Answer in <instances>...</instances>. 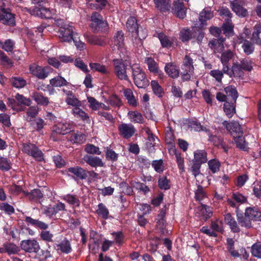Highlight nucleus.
Instances as JSON below:
<instances>
[{"label":"nucleus","instance_id":"obj_11","mask_svg":"<svg viewBox=\"0 0 261 261\" xmlns=\"http://www.w3.org/2000/svg\"><path fill=\"white\" fill-rule=\"evenodd\" d=\"M0 22L4 24L13 27L15 25V15L9 8H0Z\"/></svg>","mask_w":261,"mask_h":261},{"label":"nucleus","instance_id":"obj_28","mask_svg":"<svg viewBox=\"0 0 261 261\" xmlns=\"http://www.w3.org/2000/svg\"><path fill=\"white\" fill-rule=\"evenodd\" d=\"M193 161L201 164L206 163L207 152L204 150H197L194 152Z\"/></svg>","mask_w":261,"mask_h":261},{"label":"nucleus","instance_id":"obj_9","mask_svg":"<svg viewBox=\"0 0 261 261\" xmlns=\"http://www.w3.org/2000/svg\"><path fill=\"white\" fill-rule=\"evenodd\" d=\"M73 27L69 24L61 26L58 31V35L62 42H70L74 36Z\"/></svg>","mask_w":261,"mask_h":261},{"label":"nucleus","instance_id":"obj_34","mask_svg":"<svg viewBox=\"0 0 261 261\" xmlns=\"http://www.w3.org/2000/svg\"><path fill=\"white\" fill-rule=\"evenodd\" d=\"M123 94L129 105L134 107L137 106V101L135 98L133 91L130 89L127 88L124 89Z\"/></svg>","mask_w":261,"mask_h":261},{"label":"nucleus","instance_id":"obj_14","mask_svg":"<svg viewBox=\"0 0 261 261\" xmlns=\"http://www.w3.org/2000/svg\"><path fill=\"white\" fill-rule=\"evenodd\" d=\"M118 129L119 135L125 139L130 138L136 132L134 126L131 123H122L118 126Z\"/></svg>","mask_w":261,"mask_h":261},{"label":"nucleus","instance_id":"obj_24","mask_svg":"<svg viewBox=\"0 0 261 261\" xmlns=\"http://www.w3.org/2000/svg\"><path fill=\"white\" fill-rule=\"evenodd\" d=\"M126 26L127 30L132 33V34L140 32L141 29H139V25L137 23V19L133 16H130L126 22ZM141 29H142L141 28Z\"/></svg>","mask_w":261,"mask_h":261},{"label":"nucleus","instance_id":"obj_55","mask_svg":"<svg viewBox=\"0 0 261 261\" xmlns=\"http://www.w3.org/2000/svg\"><path fill=\"white\" fill-rule=\"evenodd\" d=\"M85 140L86 136L78 132L72 133L70 138V140L74 143L81 144L84 143Z\"/></svg>","mask_w":261,"mask_h":261},{"label":"nucleus","instance_id":"obj_6","mask_svg":"<svg viewBox=\"0 0 261 261\" xmlns=\"http://www.w3.org/2000/svg\"><path fill=\"white\" fill-rule=\"evenodd\" d=\"M22 151L23 153L32 156L36 161L42 162L44 160V154L42 151L34 144L23 143Z\"/></svg>","mask_w":261,"mask_h":261},{"label":"nucleus","instance_id":"obj_61","mask_svg":"<svg viewBox=\"0 0 261 261\" xmlns=\"http://www.w3.org/2000/svg\"><path fill=\"white\" fill-rule=\"evenodd\" d=\"M206 197V194L204 188L201 185H198L197 189L195 192V198L196 201H200Z\"/></svg>","mask_w":261,"mask_h":261},{"label":"nucleus","instance_id":"obj_53","mask_svg":"<svg viewBox=\"0 0 261 261\" xmlns=\"http://www.w3.org/2000/svg\"><path fill=\"white\" fill-rule=\"evenodd\" d=\"M12 168V163L10 159L0 156V170L2 171H8Z\"/></svg>","mask_w":261,"mask_h":261},{"label":"nucleus","instance_id":"obj_20","mask_svg":"<svg viewBox=\"0 0 261 261\" xmlns=\"http://www.w3.org/2000/svg\"><path fill=\"white\" fill-rule=\"evenodd\" d=\"M237 220L239 225L241 227H244L246 229H250L253 227L252 220L250 219L246 213L245 212L244 214H237Z\"/></svg>","mask_w":261,"mask_h":261},{"label":"nucleus","instance_id":"obj_4","mask_svg":"<svg viewBox=\"0 0 261 261\" xmlns=\"http://www.w3.org/2000/svg\"><path fill=\"white\" fill-rule=\"evenodd\" d=\"M32 3L37 4V5L30 8H26L28 12L32 15L38 16L41 18L50 19L52 18L51 10L49 8L44 7L42 2L32 0Z\"/></svg>","mask_w":261,"mask_h":261},{"label":"nucleus","instance_id":"obj_42","mask_svg":"<svg viewBox=\"0 0 261 261\" xmlns=\"http://www.w3.org/2000/svg\"><path fill=\"white\" fill-rule=\"evenodd\" d=\"M128 116L132 122L140 124L143 122V117L142 114L138 111H129L128 113Z\"/></svg>","mask_w":261,"mask_h":261},{"label":"nucleus","instance_id":"obj_19","mask_svg":"<svg viewBox=\"0 0 261 261\" xmlns=\"http://www.w3.org/2000/svg\"><path fill=\"white\" fill-rule=\"evenodd\" d=\"M245 212L253 222L261 221V211L257 207H246Z\"/></svg>","mask_w":261,"mask_h":261},{"label":"nucleus","instance_id":"obj_56","mask_svg":"<svg viewBox=\"0 0 261 261\" xmlns=\"http://www.w3.org/2000/svg\"><path fill=\"white\" fill-rule=\"evenodd\" d=\"M63 199L69 204L75 206L79 207L80 205V201L76 197V195L67 194L63 197Z\"/></svg>","mask_w":261,"mask_h":261},{"label":"nucleus","instance_id":"obj_64","mask_svg":"<svg viewBox=\"0 0 261 261\" xmlns=\"http://www.w3.org/2000/svg\"><path fill=\"white\" fill-rule=\"evenodd\" d=\"M106 158L108 161L114 162L118 160V154L116 153L113 149L109 147H107Z\"/></svg>","mask_w":261,"mask_h":261},{"label":"nucleus","instance_id":"obj_29","mask_svg":"<svg viewBox=\"0 0 261 261\" xmlns=\"http://www.w3.org/2000/svg\"><path fill=\"white\" fill-rule=\"evenodd\" d=\"M224 91L226 96L229 98V101L232 102H236L238 97V93L236 88L234 86H228L224 88Z\"/></svg>","mask_w":261,"mask_h":261},{"label":"nucleus","instance_id":"obj_52","mask_svg":"<svg viewBox=\"0 0 261 261\" xmlns=\"http://www.w3.org/2000/svg\"><path fill=\"white\" fill-rule=\"evenodd\" d=\"M73 114L84 121L90 120L88 115L78 107H75L72 109Z\"/></svg>","mask_w":261,"mask_h":261},{"label":"nucleus","instance_id":"obj_47","mask_svg":"<svg viewBox=\"0 0 261 261\" xmlns=\"http://www.w3.org/2000/svg\"><path fill=\"white\" fill-rule=\"evenodd\" d=\"M49 82L50 85L52 87H61L66 86L67 84L66 80L64 77L59 75L51 79Z\"/></svg>","mask_w":261,"mask_h":261},{"label":"nucleus","instance_id":"obj_21","mask_svg":"<svg viewBox=\"0 0 261 261\" xmlns=\"http://www.w3.org/2000/svg\"><path fill=\"white\" fill-rule=\"evenodd\" d=\"M224 221L227 224L233 233H239L241 231L238 224L230 213H227L224 216Z\"/></svg>","mask_w":261,"mask_h":261},{"label":"nucleus","instance_id":"obj_60","mask_svg":"<svg viewBox=\"0 0 261 261\" xmlns=\"http://www.w3.org/2000/svg\"><path fill=\"white\" fill-rule=\"evenodd\" d=\"M119 187L122 190L121 193H124L127 195H133L134 192L133 187L129 186L128 184L125 181H122L119 183Z\"/></svg>","mask_w":261,"mask_h":261},{"label":"nucleus","instance_id":"obj_57","mask_svg":"<svg viewBox=\"0 0 261 261\" xmlns=\"http://www.w3.org/2000/svg\"><path fill=\"white\" fill-rule=\"evenodd\" d=\"M234 54L230 50L222 53L220 60L222 64H229V62L233 58Z\"/></svg>","mask_w":261,"mask_h":261},{"label":"nucleus","instance_id":"obj_2","mask_svg":"<svg viewBox=\"0 0 261 261\" xmlns=\"http://www.w3.org/2000/svg\"><path fill=\"white\" fill-rule=\"evenodd\" d=\"M204 35L202 30L196 27H193L192 30L188 28H182L179 34V39L182 42H187L192 39H196L199 43L202 42Z\"/></svg>","mask_w":261,"mask_h":261},{"label":"nucleus","instance_id":"obj_30","mask_svg":"<svg viewBox=\"0 0 261 261\" xmlns=\"http://www.w3.org/2000/svg\"><path fill=\"white\" fill-rule=\"evenodd\" d=\"M182 71L181 72V77L183 82L188 81L190 80L191 75L194 73L193 66H182Z\"/></svg>","mask_w":261,"mask_h":261},{"label":"nucleus","instance_id":"obj_45","mask_svg":"<svg viewBox=\"0 0 261 261\" xmlns=\"http://www.w3.org/2000/svg\"><path fill=\"white\" fill-rule=\"evenodd\" d=\"M233 28L231 21H226L223 23L221 30L226 36L229 37L233 35Z\"/></svg>","mask_w":261,"mask_h":261},{"label":"nucleus","instance_id":"obj_17","mask_svg":"<svg viewBox=\"0 0 261 261\" xmlns=\"http://www.w3.org/2000/svg\"><path fill=\"white\" fill-rule=\"evenodd\" d=\"M164 70L166 73L173 79H176L179 77V69L174 62L166 63Z\"/></svg>","mask_w":261,"mask_h":261},{"label":"nucleus","instance_id":"obj_54","mask_svg":"<svg viewBox=\"0 0 261 261\" xmlns=\"http://www.w3.org/2000/svg\"><path fill=\"white\" fill-rule=\"evenodd\" d=\"M158 183V187L161 190H167L170 189V180L165 176H160Z\"/></svg>","mask_w":261,"mask_h":261},{"label":"nucleus","instance_id":"obj_12","mask_svg":"<svg viewBox=\"0 0 261 261\" xmlns=\"http://www.w3.org/2000/svg\"><path fill=\"white\" fill-rule=\"evenodd\" d=\"M244 5L243 0H234L230 3L232 10L240 17H245L248 14L247 9L243 7Z\"/></svg>","mask_w":261,"mask_h":261},{"label":"nucleus","instance_id":"obj_46","mask_svg":"<svg viewBox=\"0 0 261 261\" xmlns=\"http://www.w3.org/2000/svg\"><path fill=\"white\" fill-rule=\"evenodd\" d=\"M233 139L237 148L244 151L247 150V143L243 137V135L237 136L236 138H233Z\"/></svg>","mask_w":261,"mask_h":261},{"label":"nucleus","instance_id":"obj_7","mask_svg":"<svg viewBox=\"0 0 261 261\" xmlns=\"http://www.w3.org/2000/svg\"><path fill=\"white\" fill-rule=\"evenodd\" d=\"M114 72L118 79L120 80L128 81L129 78L126 73V65L122 60L114 59Z\"/></svg>","mask_w":261,"mask_h":261},{"label":"nucleus","instance_id":"obj_13","mask_svg":"<svg viewBox=\"0 0 261 261\" xmlns=\"http://www.w3.org/2000/svg\"><path fill=\"white\" fill-rule=\"evenodd\" d=\"M66 171L72 174L75 180H84L88 177V171L79 166L69 167Z\"/></svg>","mask_w":261,"mask_h":261},{"label":"nucleus","instance_id":"obj_43","mask_svg":"<svg viewBox=\"0 0 261 261\" xmlns=\"http://www.w3.org/2000/svg\"><path fill=\"white\" fill-rule=\"evenodd\" d=\"M145 62L147 65L148 70L150 72L154 74L159 72V67L158 64L153 58L150 57L146 58Z\"/></svg>","mask_w":261,"mask_h":261},{"label":"nucleus","instance_id":"obj_38","mask_svg":"<svg viewBox=\"0 0 261 261\" xmlns=\"http://www.w3.org/2000/svg\"><path fill=\"white\" fill-rule=\"evenodd\" d=\"M89 66L92 70L99 72L107 75L110 74V71L107 69L106 66L101 65L100 63H91L89 64Z\"/></svg>","mask_w":261,"mask_h":261},{"label":"nucleus","instance_id":"obj_26","mask_svg":"<svg viewBox=\"0 0 261 261\" xmlns=\"http://www.w3.org/2000/svg\"><path fill=\"white\" fill-rule=\"evenodd\" d=\"M155 8L162 13L167 12L171 8L170 0H153Z\"/></svg>","mask_w":261,"mask_h":261},{"label":"nucleus","instance_id":"obj_63","mask_svg":"<svg viewBox=\"0 0 261 261\" xmlns=\"http://www.w3.org/2000/svg\"><path fill=\"white\" fill-rule=\"evenodd\" d=\"M85 151L89 154L100 155L101 152L99 148L92 144H87L85 147Z\"/></svg>","mask_w":261,"mask_h":261},{"label":"nucleus","instance_id":"obj_1","mask_svg":"<svg viewBox=\"0 0 261 261\" xmlns=\"http://www.w3.org/2000/svg\"><path fill=\"white\" fill-rule=\"evenodd\" d=\"M132 76L135 85L138 88H145L149 85V81L144 70L139 65L135 64L131 66Z\"/></svg>","mask_w":261,"mask_h":261},{"label":"nucleus","instance_id":"obj_49","mask_svg":"<svg viewBox=\"0 0 261 261\" xmlns=\"http://www.w3.org/2000/svg\"><path fill=\"white\" fill-rule=\"evenodd\" d=\"M209 47L214 50L215 53H220L224 49V44H221L217 39H213L209 41Z\"/></svg>","mask_w":261,"mask_h":261},{"label":"nucleus","instance_id":"obj_51","mask_svg":"<svg viewBox=\"0 0 261 261\" xmlns=\"http://www.w3.org/2000/svg\"><path fill=\"white\" fill-rule=\"evenodd\" d=\"M3 246L5 248L6 253L8 255L17 254L20 251L19 248L13 243H4Z\"/></svg>","mask_w":261,"mask_h":261},{"label":"nucleus","instance_id":"obj_22","mask_svg":"<svg viewBox=\"0 0 261 261\" xmlns=\"http://www.w3.org/2000/svg\"><path fill=\"white\" fill-rule=\"evenodd\" d=\"M84 37L87 41L91 44L100 46H103L107 44L106 39L101 36L85 34Z\"/></svg>","mask_w":261,"mask_h":261},{"label":"nucleus","instance_id":"obj_50","mask_svg":"<svg viewBox=\"0 0 261 261\" xmlns=\"http://www.w3.org/2000/svg\"><path fill=\"white\" fill-rule=\"evenodd\" d=\"M58 249L61 250L62 253L68 254L72 251L71 244L70 242L65 238L58 245Z\"/></svg>","mask_w":261,"mask_h":261},{"label":"nucleus","instance_id":"obj_40","mask_svg":"<svg viewBox=\"0 0 261 261\" xmlns=\"http://www.w3.org/2000/svg\"><path fill=\"white\" fill-rule=\"evenodd\" d=\"M95 212L98 216L105 220L109 218V211L103 203H100L98 204L97 209Z\"/></svg>","mask_w":261,"mask_h":261},{"label":"nucleus","instance_id":"obj_37","mask_svg":"<svg viewBox=\"0 0 261 261\" xmlns=\"http://www.w3.org/2000/svg\"><path fill=\"white\" fill-rule=\"evenodd\" d=\"M232 77H242L244 75V70L239 62H233L231 66Z\"/></svg>","mask_w":261,"mask_h":261},{"label":"nucleus","instance_id":"obj_36","mask_svg":"<svg viewBox=\"0 0 261 261\" xmlns=\"http://www.w3.org/2000/svg\"><path fill=\"white\" fill-rule=\"evenodd\" d=\"M235 104L236 102H232L230 101H226V102L224 104V111L229 118H231L236 113Z\"/></svg>","mask_w":261,"mask_h":261},{"label":"nucleus","instance_id":"obj_18","mask_svg":"<svg viewBox=\"0 0 261 261\" xmlns=\"http://www.w3.org/2000/svg\"><path fill=\"white\" fill-rule=\"evenodd\" d=\"M147 35L146 31L141 29L140 32L132 34V41L134 46L141 47L143 46V40L145 39Z\"/></svg>","mask_w":261,"mask_h":261},{"label":"nucleus","instance_id":"obj_16","mask_svg":"<svg viewBox=\"0 0 261 261\" xmlns=\"http://www.w3.org/2000/svg\"><path fill=\"white\" fill-rule=\"evenodd\" d=\"M182 1L183 0L174 1L171 7L172 12L180 19H184L186 16V8Z\"/></svg>","mask_w":261,"mask_h":261},{"label":"nucleus","instance_id":"obj_35","mask_svg":"<svg viewBox=\"0 0 261 261\" xmlns=\"http://www.w3.org/2000/svg\"><path fill=\"white\" fill-rule=\"evenodd\" d=\"M114 43L118 47V49L123 47L124 45V35L122 31H118L115 34L114 38Z\"/></svg>","mask_w":261,"mask_h":261},{"label":"nucleus","instance_id":"obj_8","mask_svg":"<svg viewBox=\"0 0 261 261\" xmlns=\"http://www.w3.org/2000/svg\"><path fill=\"white\" fill-rule=\"evenodd\" d=\"M29 71L31 74L40 80L46 78L50 72L49 67H42L35 63L29 66Z\"/></svg>","mask_w":261,"mask_h":261},{"label":"nucleus","instance_id":"obj_32","mask_svg":"<svg viewBox=\"0 0 261 261\" xmlns=\"http://www.w3.org/2000/svg\"><path fill=\"white\" fill-rule=\"evenodd\" d=\"M242 48L245 55L249 56L254 52L255 46L253 42L245 39L242 42Z\"/></svg>","mask_w":261,"mask_h":261},{"label":"nucleus","instance_id":"obj_62","mask_svg":"<svg viewBox=\"0 0 261 261\" xmlns=\"http://www.w3.org/2000/svg\"><path fill=\"white\" fill-rule=\"evenodd\" d=\"M252 255L258 258H261V243L256 242L253 244L251 250Z\"/></svg>","mask_w":261,"mask_h":261},{"label":"nucleus","instance_id":"obj_25","mask_svg":"<svg viewBox=\"0 0 261 261\" xmlns=\"http://www.w3.org/2000/svg\"><path fill=\"white\" fill-rule=\"evenodd\" d=\"M84 161L92 167H103L104 163L98 156L86 155L83 158Z\"/></svg>","mask_w":261,"mask_h":261},{"label":"nucleus","instance_id":"obj_15","mask_svg":"<svg viewBox=\"0 0 261 261\" xmlns=\"http://www.w3.org/2000/svg\"><path fill=\"white\" fill-rule=\"evenodd\" d=\"M20 247L25 252H37L40 249L38 242L34 239L23 240L20 243Z\"/></svg>","mask_w":261,"mask_h":261},{"label":"nucleus","instance_id":"obj_44","mask_svg":"<svg viewBox=\"0 0 261 261\" xmlns=\"http://www.w3.org/2000/svg\"><path fill=\"white\" fill-rule=\"evenodd\" d=\"M239 63L244 71L250 72L253 69L254 62L252 59L249 58L241 59Z\"/></svg>","mask_w":261,"mask_h":261},{"label":"nucleus","instance_id":"obj_31","mask_svg":"<svg viewBox=\"0 0 261 261\" xmlns=\"http://www.w3.org/2000/svg\"><path fill=\"white\" fill-rule=\"evenodd\" d=\"M9 81L11 85L17 89L22 88L27 85L26 81L20 76H12Z\"/></svg>","mask_w":261,"mask_h":261},{"label":"nucleus","instance_id":"obj_59","mask_svg":"<svg viewBox=\"0 0 261 261\" xmlns=\"http://www.w3.org/2000/svg\"><path fill=\"white\" fill-rule=\"evenodd\" d=\"M207 135L208 136V141L212 142L215 146L220 147L224 142L222 137L212 135L210 130V133H207Z\"/></svg>","mask_w":261,"mask_h":261},{"label":"nucleus","instance_id":"obj_23","mask_svg":"<svg viewBox=\"0 0 261 261\" xmlns=\"http://www.w3.org/2000/svg\"><path fill=\"white\" fill-rule=\"evenodd\" d=\"M28 225H30L36 228L46 230L48 228V225L39 219H33L29 216H25L24 220Z\"/></svg>","mask_w":261,"mask_h":261},{"label":"nucleus","instance_id":"obj_3","mask_svg":"<svg viewBox=\"0 0 261 261\" xmlns=\"http://www.w3.org/2000/svg\"><path fill=\"white\" fill-rule=\"evenodd\" d=\"M90 25L94 33H107L109 25L107 20H103L101 15L97 12L92 13Z\"/></svg>","mask_w":261,"mask_h":261},{"label":"nucleus","instance_id":"obj_5","mask_svg":"<svg viewBox=\"0 0 261 261\" xmlns=\"http://www.w3.org/2000/svg\"><path fill=\"white\" fill-rule=\"evenodd\" d=\"M73 130L72 125L66 122H58L53 125L50 138L54 141L59 140V135H66Z\"/></svg>","mask_w":261,"mask_h":261},{"label":"nucleus","instance_id":"obj_48","mask_svg":"<svg viewBox=\"0 0 261 261\" xmlns=\"http://www.w3.org/2000/svg\"><path fill=\"white\" fill-rule=\"evenodd\" d=\"M36 254L35 258L38 261H46L47 258L51 257V254L48 250L41 249L35 252Z\"/></svg>","mask_w":261,"mask_h":261},{"label":"nucleus","instance_id":"obj_33","mask_svg":"<svg viewBox=\"0 0 261 261\" xmlns=\"http://www.w3.org/2000/svg\"><path fill=\"white\" fill-rule=\"evenodd\" d=\"M214 17L213 12L208 8L204 9L199 14V20L202 25L205 24V22Z\"/></svg>","mask_w":261,"mask_h":261},{"label":"nucleus","instance_id":"obj_10","mask_svg":"<svg viewBox=\"0 0 261 261\" xmlns=\"http://www.w3.org/2000/svg\"><path fill=\"white\" fill-rule=\"evenodd\" d=\"M222 124L230 133L233 138H236L237 136L243 135V132L241 125L238 122H228L224 120Z\"/></svg>","mask_w":261,"mask_h":261},{"label":"nucleus","instance_id":"obj_41","mask_svg":"<svg viewBox=\"0 0 261 261\" xmlns=\"http://www.w3.org/2000/svg\"><path fill=\"white\" fill-rule=\"evenodd\" d=\"M151 86L153 93L159 98H162L164 95L163 88L160 85L158 81L152 80L151 82Z\"/></svg>","mask_w":261,"mask_h":261},{"label":"nucleus","instance_id":"obj_39","mask_svg":"<svg viewBox=\"0 0 261 261\" xmlns=\"http://www.w3.org/2000/svg\"><path fill=\"white\" fill-rule=\"evenodd\" d=\"M159 39L163 47L169 48L173 46L174 40L173 38L171 39L164 34H160Z\"/></svg>","mask_w":261,"mask_h":261},{"label":"nucleus","instance_id":"obj_27","mask_svg":"<svg viewBox=\"0 0 261 261\" xmlns=\"http://www.w3.org/2000/svg\"><path fill=\"white\" fill-rule=\"evenodd\" d=\"M32 98L38 105L47 106L49 103V98L41 92H34Z\"/></svg>","mask_w":261,"mask_h":261},{"label":"nucleus","instance_id":"obj_58","mask_svg":"<svg viewBox=\"0 0 261 261\" xmlns=\"http://www.w3.org/2000/svg\"><path fill=\"white\" fill-rule=\"evenodd\" d=\"M31 196L30 197V200L34 201H39V203H41V199L43 197V194L40 190L38 189H35L31 191Z\"/></svg>","mask_w":261,"mask_h":261}]
</instances>
